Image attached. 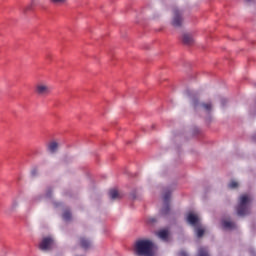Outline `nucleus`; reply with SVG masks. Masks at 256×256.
<instances>
[{
    "label": "nucleus",
    "instance_id": "ddd939ff",
    "mask_svg": "<svg viewBox=\"0 0 256 256\" xmlns=\"http://www.w3.org/2000/svg\"><path fill=\"white\" fill-rule=\"evenodd\" d=\"M80 246L82 247V249H89V247H91V242L85 238H81Z\"/></svg>",
    "mask_w": 256,
    "mask_h": 256
},
{
    "label": "nucleus",
    "instance_id": "5701e85b",
    "mask_svg": "<svg viewBox=\"0 0 256 256\" xmlns=\"http://www.w3.org/2000/svg\"><path fill=\"white\" fill-rule=\"evenodd\" d=\"M193 105H194L195 109H197V107H199V101L194 100Z\"/></svg>",
    "mask_w": 256,
    "mask_h": 256
},
{
    "label": "nucleus",
    "instance_id": "f03ea898",
    "mask_svg": "<svg viewBox=\"0 0 256 256\" xmlns=\"http://www.w3.org/2000/svg\"><path fill=\"white\" fill-rule=\"evenodd\" d=\"M249 201H251V199L247 194L240 196L239 204L236 208L237 215H239V217H245V215H249Z\"/></svg>",
    "mask_w": 256,
    "mask_h": 256
},
{
    "label": "nucleus",
    "instance_id": "a878e982",
    "mask_svg": "<svg viewBox=\"0 0 256 256\" xmlns=\"http://www.w3.org/2000/svg\"><path fill=\"white\" fill-rule=\"evenodd\" d=\"M47 197H51V194L47 193Z\"/></svg>",
    "mask_w": 256,
    "mask_h": 256
},
{
    "label": "nucleus",
    "instance_id": "a211bd4d",
    "mask_svg": "<svg viewBox=\"0 0 256 256\" xmlns=\"http://www.w3.org/2000/svg\"><path fill=\"white\" fill-rule=\"evenodd\" d=\"M202 109H204V111H211V109H213V105H211V103H202L201 104Z\"/></svg>",
    "mask_w": 256,
    "mask_h": 256
},
{
    "label": "nucleus",
    "instance_id": "f257e3e1",
    "mask_svg": "<svg viewBox=\"0 0 256 256\" xmlns=\"http://www.w3.org/2000/svg\"><path fill=\"white\" fill-rule=\"evenodd\" d=\"M153 249H155V245L149 239L137 240L134 245V253L138 256H153L155 255Z\"/></svg>",
    "mask_w": 256,
    "mask_h": 256
},
{
    "label": "nucleus",
    "instance_id": "393cba45",
    "mask_svg": "<svg viewBox=\"0 0 256 256\" xmlns=\"http://www.w3.org/2000/svg\"><path fill=\"white\" fill-rule=\"evenodd\" d=\"M31 173H32V175H33V176H35V175H37V170H36V169H34V170H32V172H31Z\"/></svg>",
    "mask_w": 256,
    "mask_h": 256
},
{
    "label": "nucleus",
    "instance_id": "20e7f679",
    "mask_svg": "<svg viewBox=\"0 0 256 256\" xmlns=\"http://www.w3.org/2000/svg\"><path fill=\"white\" fill-rule=\"evenodd\" d=\"M53 245H55V240L51 237H45L40 242L39 249L41 251H50V249H53Z\"/></svg>",
    "mask_w": 256,
    "mask_h": 256
},
{
    "label": "nucleus",
    "instance_id": "412c9836",
    "mask_svg": "<svg viewBox=\"0 0 256 256\" xmlns=\"http://www.w3.org/2000/svg\"><path fill=\"white\" fill-rule=\"evenodd\" d=\"M51 2L56 5H63L64 3H67V0H51Z\"/></svg>",
    "mask_w": 256,
    "mask_h": 256
},
{
    "label": "nucleus",
    "instance_id": "b1692460",
    "mask_svg": "<svg viewBox=\"0 0 256 256\" xmlns=\"http://www.w3.org/2000/svg\"><path fill=\"white\" fill-rule=\"evenodd\" d=\"M179 256H187V252H185V250H182L179 252Z\"/></svg>",
    "mask_w": 256,
    "mask_h": 256
},
{
    "label": "nucleus",
    "instance_id": "f3484780",
    "mask_svg": "<svg viewBox=\"0 0 256 256\" xmlns=\"http://www.w3.org/2000/svg\"><path fill=\"white\" fill-rule=\"evenodd\" d=\"M62 217L64 221H71V211L65 210Z\"/></svg>",
    "mask_w": 256,
    "mask_h": 256
},
{
    "label": "nucleus",
    "instance_id": "bb28decb",
    "mask_svg": "<svg viewBox=\"0 0 256 256\" xmlns=\"http://www.w3.org/2000/svg\"><path fill=\"white\" fill-rule=\"evenodd\" d=\"M246 1H251V0H246Z\"/></svg>",
    "mask_w": 256,
    "mask_h": 256
},
{
    "label": "nucleus",
    "instance_id": "423d86ee",
    "mask_svg": "<svg viewBox=\"0 0 256 256\" xmlns=\"http://www.w3.org/2000/svg\"><path fill=\"white\" fill-rule=\"evenodd\" d=\"M169 201H171V191H166L163 195L164 207L161 210V215H168L169 214V211H170Z\"/></svg>",
    "mask_w": 256,
    "mask_h": 256
},
{
    "label": "nucleus",
    "instance_id": "4468645a",
    "mask_svg": "<svg viewBox=\"0 0 256 256\" xmlns=\"http://www.w3.org/2000/svg\"><path fill=\"white\" fill-rule=\"evenodd\" d=\"M18 208H19V198H13L10 206V211H17Z\"/></svg>",
    "mask_w": 256,
    "mask_h": 256
},
{
    "label": "nucleus",
    "instance_id": "aec40b11",
    "mask_svg": "<svg viewBox=\"0 0 256 256\" xmlns=\"http://www.w3.org/2000/svg\"><path fill=\"white\" fill-rule=\"evenodd\" d=\"M196 235L197 237H202L203 235H205V229L201 227L196 228Z\"/></svg>",
    "mask_w": 256,
    "mask_h": 256
},
{
    "label": "nucleus",
    "instance_id": "0eeeda50",
    "mask_svg": "<svg viewBox=\"0 0 256 256\" xmlns=\"http://www.w3.org/2000/svg\"><path fill=\"white\" fill-rule=\"evenodd\" d=\"M37 5H39V0H31L30 4L27 6H24L21 9V13L23 15H27V13H29V11H33L34 7H37Z\"/></svg>",
    "mask_w": 256,
    "mask_h": 256
},
{
    "label": "nucleus",
    "instance_id": "2eb2a0df",
    "mask_svg": "<svg viewBox=\"0 0 256 256\" xmlns=\"http://www.w3.org/2000/svg\"><path fill=\"white\" fill-rule=\"evenodd\" d=\"M109 197L112 200L119 199L121 196L119 195V191L113 189L109 191Z\"/></svg>",
    "mask_w": 256,
    "mask_h": 256
},
{
    "label": "nucleus",
    "instance_id": "39448f33",
    "mask_svg": "<svg viewBox=\"0 0 256 256\" xmlns=\"http://www.w3.org/2000/svg\"><path fill=\"white\" fill-rule=\"evenodd\" d=\"M173 19H172V25L173 27H181L183 25V14L181 13V10L175 8L173 10Z\"/></svg>",
    "mask_w": 256,
    "mask_h": 256
},
{
    "label": "nucleus",
    "instance_id": "1a4fd4ad",
    "mask_svg": "<svg viewBox=\"0 0 256 256\" xmlns=\"http://www.w3.org/2000/svg\"><path fill=\"white\" fill-rule=\"evenodd\" d=\"M182 41L184 45H193V43H195V40L193 39V36H191V34H184L182 36Z\"/></svg>",
    "mask_w": 256,
    "mask_h": 256
},
{
    "label": "nucleus",
    "instance_id": "6ab92c4d",
    "mask_svg": "<svg viewBox=\"0 0 256 256\" xmlns=\"http://www.w3.org/2000/svg\"><path fill=\"white\" fill-rule=\"evenodd\" d=\"M229 189H237L239 187V183L235 180H232L229 185H228Z\"/></svg>",
    "mask_w": 256,
    "mask_h": 256
},
{
    "label": "nucleus",
    "instance_id": "6e6552de",
    "mask_svg": "<svg viewBox=\"0 0 256 256\" xmlns=\"http://www.w3.org/2000/svg\"><path fill=\"white\" fill-rule=\"evenodd\" d=\"M187 222L192 225V227H197V225H199V217L193 213H189L187 216Z\"/></svg>",
    "mask_w": 256,
    "mask_h": 256
},
{
    "label": "nucleus",
    "instance_id": "7ed1b4c3",
    "mask_svg": "<svg viewBox=\"0 0 256 256\" xmlns=\"http://www.w3.org/2000/svg\"><path fill=\"white\" fill-rule=\"evenodd\" d=\"M51 91V86L45 82H39L35 86V93L38 95V97H47L51 95Z\"/></svg>",
    "mask_w": 256,
    "mask_h": 256
},
{
    "label": "nucleus",
    "instance_id": "9b49d317",
    "mask_svg": "<svg viewBox=\"0 0 256 256\" xmlns=\"http://www.w3.org/2000/svg\"><path fill=\"white\" fill-rule=\"evenodd\" d=\"M57 149H59V143L56 141L50 142L48 144V151H50V153H57Z\"/></svg>",
    "mask_w": 256,
    "mask_h": 256
},
{
    "label": "nucleus",
    "instance_id": "9d476101",
    "mask_svg": "<svg viewBox=\"0 0 256 256\" xmlns=\"http://www.w3.org/2000/svg\"><path fill=\"white\" fill-rule=\"evenodd\" d=\"M157 235L159 237V239H162V241H167V239H169V231L168 230H160L157 232Z\"/></svg>",
    "mask_w": 256,
    "mask_h": 256
},
{
    "label": "nucleus",
    "instance_id": "dca6fc26",
    "mask_svg": "<svg viewBox=\"0 0 256 256\" xmlns=\"http://www.w3.org/2000/svg\"><path fill=\"white\" fill-rule=\"evenodd\" d=\"M197 256H209V250L205 247H201L198 250V255Z\"/></svg>",
    "mask_w": 256,
    "mask_h": 256
},
{
    "label": "nucleus",
    "instance_id": "f8f14e48",
    "mask_svg": "<svg viewBox=\"0 0 256 256\" xmlns=\"http://www.w3.org/2000/svg\"><path fill=\"white\" fill-rule=\"evenodd\" d=\"M222 225H223L224 229H235V227H236L235 222H232L229 220L222 221Z\"/></svg>",
    "mask_w": 256,
    "mask_h": 256
},
{
    "label": "nucleus",
    "instance_id": "4be33fe9",
    "mask_svg": "<svg viewBox=\"0 0 256 256\" xmlns=\"http://www.w3.org/2000/svg\"><path fill=\"white\" fill-rule=\"evenodd\" d=\"M148 223H157V219L156 218H149Z\"/></svg>",
    "mask_w": 256,
    "mask_h": 256
}]
</instances>
